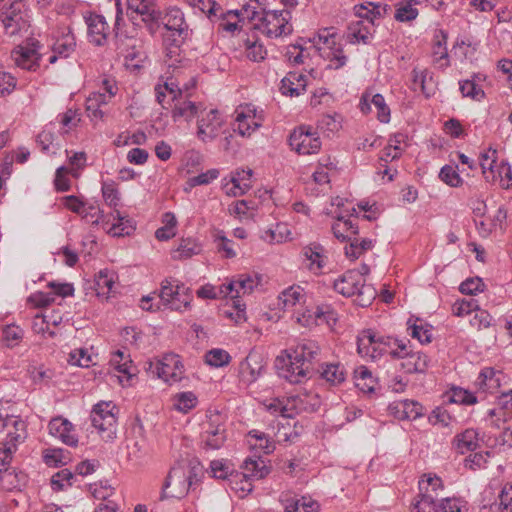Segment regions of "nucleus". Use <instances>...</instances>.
Masks as SVG:
<instances>
[{"instance_id":"1","label":"nucleus","mask_w":512,"mask_h":512,"mask_svg":"<svg viewBox=\"0 0 512 512\" xmlns=\"http://www.w3.org/2000/svg\"><path fill=\"white\" fill-rule=\"evenodd\" d=\"M319 351V346L312 340L297 344L286 355L275 359L277 374L291 384L301 383L308 377Z\"/></svg>"},{"instance_id":"2","label":"nucleus","mask_w":512,"mask_h":512,"mask_svg":"<svg viewBox=\"0 0 512 512\" xmlns=\"http://www.w3.org/2000/svg\"><path fill=\"white\" fill-rule=\"evenodd\" d=\"M256 7L244 5L240 11H230L236 16H242L253 21L254 28L268 38H278L291 34L292 26L289 24L291 14L288 10H267L259 3Z\"/></svg>"},{"instance_id":"3","label":"nucleus","mask_w":512,"mask_h":512,"mask_svg":"<svg viewBox=\"0 0 512 512\" xmlns=\"http://www.w3.org/2000/svg\"><path fill=\"white\" fill-rule=\"evenodd\" d=\"M357 350L361 356L369 357L372 360H378L384 356L396 359L406 354V342L368 329L359 335Z\"/></svg>"},{"instance_id":"4","label":"nucleus","mask_w":512,"mask_h":512,"mask_svg":"<svg viewBox=\"0 0 512 512\" xmlns=\"http://www.w3.org/2000/svg\"><path fill=\"white\" fill-rule=\"evenodd\" d=\"M2 430H6L5 437L0 440L3 448H17L28 436L26 422L13 414L9 401H0V431Z\"/></svg>"},{"instance_id":"5","label":"nucleus","mask_w":512,"mask_h":512,"mask_svg":"<svg viewBox=\"0 0 512 512\" xmlns=\"http://www.w3.org/2000/svg\"><path fill=\"white\" fill-rule=\"evenodd\" d=\"M118 409L112 401H100L93 406L91 423L99 437L110 443L116 438Z\"/></svg>"},{"instance_id":"6","label":"nucleus","mask_w":512,"mask_h":512,"mask_svg":"<svg viewBox=\"0 0 512 512\" xmlns=\"http://www.w3.org/2000/svg\"><path fill=\"white\" fill-rule=\"evenodd\" d=\"M147 371L170 385L181 381L185 374L179 355L174 353H166L156 362L150 361Z\"/></svg>"},{"instance_id":"7","label":"nucleus","mask_w":512,"mask_h":512,"mask_svg":"<svg viewBox=\"0 0 512 512\" xmlns=\"http://www.w3.org/2000/svg\"><path fill=\"white\" fill-rule=\"evenodd\" d=\"M162 23L170 33L165 36L164 42L181 46L189 36V26L184 13L178 7H169L164 15L161 14Z\"/></svg>"},{"instance_id":"8","label":"nucleus","mask_w":512,"mask_h":512,"mask_svg":"<svg viewBox=\"0 0 512 512\" xmlns=\"http://www.w3.org/2000/svg\"><path fill=\"white\" fill-rule=\"evenodd\" d=\"M289 145L299 155H311L321 149V140L317 131L309 125H301L289 136Z\"/></svg>"},{"instance_id":"9","label":"nucleus","mask_w":512,"mask_h":512,"mask_svg":"<svg viewBox=\"0 0 512 512\" xmlns=\"http://www.w3.org/2000/svg\"><path fill=\"white\" fill-rule=\"evenodd\" d=\"M333 287L336 292L345 297L356 294L367 295V302L375 297V291L371 286H365L364 279L356 270H348L334 281Z\"/></svg>"},{"instance_id":"10","label":"nucleus","mask_w":512,"mask_h":512,"mask_svg":"<svg viewBox=\"0 0 512 512\" xmlns=\"http://www.w3.org/2000/svg\"><path fill=\"white\" fill-rule=\"evenodd\" d=\"M307 399L308 396L306 395H296L288 398H275L269 402L267 410L275 416L293 418L301 412L314 410V405H309Z\"/></svg>"},{"instance_id":"11","label":"nucleus","mask_w":512,"mask_h":512,"mask_svg":"<svg viewBox=\"0 0 512 512\" xmlns=\"http://www.w3.org/2000/svg\"><path fill=\"white\" fill-rule=\"evenodd\" d=\"M224 124L217 109L201 112L197 120V138L204 143L215 140L223 132Z\"/></svg>"},{"instance_id":"12","label":"nucleus","mask_w":512,"mask_h":512,"mask_svg":"<svg viewBox=\"0 0 512 512\" xmlns=\"http://www.w3.org/2000/svg\"><path fill=\"white\" fill-rule=\"evenodd\" d=\"M189 483L185 476V466L178 465L170 469L162 486L160 500L183 498L189 492Z\"/></svg>"},{"instance_id":"13","label":"nucleus","mask_w":512,"mask_h":512,"mask_svg":"<svg viewBox=\"0 0 512 512\" xmlns=\"http://www.w3.org/2000/svg\"><path fill=\"white\" fill-rule=\"evenodd\" d=\"M5 33L13 36L28 26L25 5L22 1H14L0 14Z\"/></svg>"},{"instance_id":"14","label":"nucleus","mask_w":512,"mask_h":512,"mask_svg":"<svg viewBox=\"0 0 512 512\" xmlns=\"http://www.w3.org/2000/svg\"><path fill=\"white\" fill-rule=\"evenodd\" d=\"M258 284L257 276L241 274L220 285V294L225 298L239 300L241 296L251 293Z\"/></svg>"},{"instance_id":"15","label":"nucleus","mask_w":512,"mask_h":512,"mask_svg":"<svg viewBox=\"0 0 512 512\" xmlns=\"http://www.w3.org/2000/svg\"><path fill=\"white\" fill-rule=\"evenodd\" d=\"M263 118L250 105L236 110L234 131L242 137H249L262 126Z\"/></svg>"},{"instance_id":"16","label":"nucleus","mask_w":512,"mask_h":512,"mask_svg":"<svg viewBox=\"0 0 512 512\" xmlns=\"http://www.w3.org/2000/svg\"><path fill=\"white\" fill-rule=\"evenodd\" d=\"M171 280L165 279L161 283V289L159 293L160 300L162 304L175 311H182L189 307L190 302L192 300V294L189 288H186L184 285L180 288V291H176L175 301L171 302Z\"/></svg>"},{"instance_id":"17","label":"nucleus","mask_w":512,"mask_h":512,"mask_svg":"<svg viewBox=\"0 0 512 512\" xmlns=\"http://www.w3.org/2000/svg\"><path fill=\"white\" fill-rule=\"evenodd\" d=\"M266 369L263 357L257 352H250L239 364V375L246 384L254 383Z\"/></svg>"},{"instance_id":"18","label":"nucleus","mask_w":512,"mask_h":512,"mask_svg":"<svg viewBox=\"0 0 512 512\" xmlns=\"http://www.w3.org/2000/svg\"><path fill=\"white\" fill-rule=\"evenodd\" d=\"M85 23L87 25L89 42L96 46L105 45L110 34V28L105 17L100 14L90 13L85 17Z\"/></svg>"},{"instance_id":"19","label":"nucleus","mask_w":512,"mask_h":512,"mask_svg":"<svg viewBox=\"0 0 512 512\" xmlns=\"http://www.w3.org/2000/svg\"><path fill=\"white\" fill-rule=\"evenodd\" d=\"M243 473L241 477L243 478L242 486L240 490L250 492L252 490V484L250 483V479H262L269 474V468L266 465L265 461L261 458H247L242 465Z\"/></svg>"},{"instance_id":"20","label":"nucleus","mask_w":512,"mask_h":512,"mask_svg":"<svg viewBox=\"0 0 512 512\" xmlns=\"http://www.w3.org/2000/svg\"><path fill=\"white\" fill-rule=\"evenodd\" d=\"M50 434L59 439L63 444L75 447L78 444V437L75 433L74 425L63 417H55L50 420Z\"/></svg>"},{"instance_id":"21","label":"nucleus","mask_w":512,"mask_h":512,"mask_svg":"<svg viewBox=\"0 0 512 512\" xmlns=\"http://www.w3.org/2000/svg\"><path fill=\"white\" fill-rule=\"evenodd\" d=\"M302 255L306 268L313 274L319 275L326 266L327 257L324 247L319 243H310L303 247Z\"/></svg>"},{"instance_id":"22","label":"nucleus","mask_w":512,"mask_h":512,"mask_svg":"<svg viewBox=\"0 0 512 512\" xmlns=\"http://www.w3.org/2000/svg\"><path fill=\"white\" fill-rule=\"evenodd\" d=\"M12 58L18 67L28 71H35L39 67L40 55L36 43L18 46L12 51Z\"/></svg>"},{"instance_id":"23","label":"nucleus","mask_w":512,"mask_h":512,"mask_svg":"<svg viewBox=\"0 0 512 512\" xmlns=\"http://www.w3.org/2000/svg\"><path fill=\"white\" fill-rule=\"evenodd\" d=\"M360 110L364 114H368L372 111V106L376 109L377 118L382 123H388L390 121V109L387 106L383 95L377 93L370 95L365 93L362 95L360 100Z\"/></svg>"},{"instance_id":"24","label":"nucleus","mask_w":512,"mask_h":512,"mask_svg":"<svg viewBox=\"0 0 512 512\" xmlns=\"http://www.w3.org/2000/svg\"><path fill=\"white\" fill-rule=\"evenodd\" d=\"M503 373L493 367H484L481 369L475 385L483 393L493 394L501 387Z\"/></svg>"},{"instance_id":"25","label":"nucleus","mask_w":512,"mask_h":512,"mask_svg":"<svg viewBox=\"0 0 512 512\" xmlns=\"http://www.w3.org/2000/svg\"><path fill=\"white\" fill-rule=\"evenodd\" d=\"M351 217L358 218V213L355 208H352L349 217L340 214L337 216L336 222L332 226L334 236L341 241H349V237L358 235V225Z\"/></svg>"},{"instance_id":"26","label":"nucleus","mask_w":512,"mask_h":512,"mask_svg":"<svg viewBox=\"0 0 512 512\" xmlns=\"http://www.w3.org/2000/svg\"><path fill=\"white\" fill-rule=\"evenodd\" d=\"M406 342V354H403L401 357H397L396 359H403L401 363V367L404 369L406 373H424L428 368V357L426 354L417 351L413 352L408 346L409 341Z\"/></svg>"},{"instance_id":"27","label":"nucleus","mask_w":512,"mask_h":512,"mask_svg":"<svg viewBox=\"0 0 512 512\" xmlns=\"http://www.w3.org/2000/svg\"><path fill=\"white\" fill-rule=\"evenodd\" d=\"M390 409L400 420H416L424 415V407L419 402L409 399L393 403Z\"/></svg>"},{"instance_id":"28","label":"nucleus","mask_w":512,"mask_h":512,"mask_svg":"<svg viewBox=\"0 0 512 512\" xmlns=\"http://www.w3.org/2000/svg\"><path fill=\"white\" fill-rule=\"evenodd\" d=\"M307 76L300 72H289L282 80L280 90L282 94L296 97L306 91Z\"/></svg>"},{"instance_id":"29","label":"nucleus","mask_w":512,"mask_h":512,"mask_svg":"<svg viewBox=\"0 0 512 512\" xmlns=\"http://www.w3.org/2000/svg\"><path fill=\"white\" fill-rule=\"evenodd\" d=\"M373 26L371 22L357 20L349 23L346 32V39L350 44H368L372 36Z\"/></svg>"},{"instance_id":"30","label":"nucleus","mask_w":512,"mask_h":512,"mask_svg":"<svg viewBox=\"0 0 512 512\" xmlns=\"http://www.w3.org/2000/svg\"><path fill=\"white\" fill-rule=\"evenodd\" d=\"M174 106L171 110V118L174 122H190L194 117L199 116V106L188 99L179 97L174 101Z\"/></svg>"},{"instance_id":"31","label":"nucleus","mask_w":512,"mask_h":512,"mask_svg":"<svg viewBox=\"0 0 512 512\" xmlns=\"http://www.w3.org/2000/svg\"><path fill=\"white\" fill-rule=\"evenodd\" d=\"M424 0H400L395 5L394 19L398 22H410L415 20L419 11L417 5Z\"/></svg>"},{"instance_id":"32","label":"nucleus","mask_w":512,"mask_h":512,"mask_svg":"<svg viewBox=\"0 0 512 512\" xmlns=\"http://www.w3.org/2000/svg\"><path fill=\"white\" fill-rule=\"evenodd\" d=\"M305 292L299 285H292L284 289L278 296V307L283 310L293 308L296 304L304 301Z\"/></svg>"},{"instance_id":"33","label":"nucleus","mask_w":512,"mask_h":512,"mask_svg":"<svg viewBox=\"0 0 512 512\" xmlns=\"http://www.w3.org/2000/svg\"><path fill=\"white\" fill-rule=\"evenodd\" d=\"M349 244L344 248L345 255L350 260H356L365 252L371 250L374 246V242L369 238H360L357 235L349 237Z\"/></svg>"},{"instance_id":"34","label":"nucleus","mask_w":512,"mask_h":512,"mask_svg":"<svg viewBox=\"0 0 512 512\" xmlns=\"http://www.w3.org/2000/svg\"><path fill=\"white\" fill-rule=\"evenodd\" d=\"M320 376L332 386L342 384L346 379V370L340 363H324L321 365Z\"/></svg>"},{"instance_id":"35","label":"nucleus","mask_w":512,"mask_h":512,"mask_svg":"<svg viewBox=\"0 0 512 512\" xmlns=\"http://www.w3.org/2000/svg\"><path fill=\"white\" fill-rule=\"evenodd\" d=\"M26 482V475L23 472L10 470L6 466L0 473V486L5 491L20 490Z\"/></svg>"},{"instance_id":"36","label":"nucleus","mask_w":512,"mask_h":512,"mask_svg":"<svg viewBox=\"0 0 512 512\" xmlns=\"http://www.w3.org/2000/svg\"><path fill=\"white\" fill-rule=\"evenodd\" d=\"M447 38V33L444 32L443 30H439L434 36V62L439 64L441 68H446L449 66Z\"/></svg>"},{"instance_id":"37","label":"nucleus","mask_w":512,"mask_h":512,"mask_svg":"<svg viewBox=\"0 0 512 512\" xmlns=\"http://www.w3.org/2000/svg\"><path fill=\"white\" fill-rule=\"evenodd\" d=\"M355 15L365 22H371L374 25V19L381 18L386 12V5L375 4L368 2L367 4H360L354 7Z\"/></svg>"},{"instance_id":"38","label":"nucleus","mask_w":512,"mask_h":512,"mask_svg":"<svg viewBox=\"0 0 512 512\" xmlns=\"http://www.w3.org/2000/svg\"><path fill=\"white\" fill-rule=\"evenodd\" d=\"M497 150L489 147L487 151L480 155V166L482 173L487 181L494 182L496 180Z\"/></svg>"},{"instance_id":"39","label":"nucleus","mask_w":512,"mask_h":512,"mask_svg":"<svg viewBox=\"0 0 512 512\" xmlns=\"http://www.w3.org/2000/svg\"><path fill=\"white\" fill-rule=\"evenodd\" d=\"M354 380L356 387L362 392L372 393L375 391L377 381L366 366H360L355 369Z\"/></svg>"},{"instance_id":"40","label":"nucleus","mask_w":512,"mask_h":512,"mask_svg":"<svg viewBox=\"0 0 512 512\" xmlns=\"http://www.w3.org/2000/svg\"><path fill=\"white\" fill-rule=\"evenodd\" d=\"M290 230L284 223H277L261 234V239L267 243H282L290 239Z\"/></svg>"},{"instance_id":"41","label":"nucleus","mask_w":512,"mask_h":512,"mask_svg":"<svg viewBox=\"0 0 512 512\" xmlns=\"http://www.w3.org/2000/svg\"><path fill=\"white\" fill-rule=\"evenodd\" d=\"M201 252V246L196 242L195 239L186 238L182 239L178 247L172 252V258L174 260H184L191 258Z\"/></svg>"},{"instance_id":"42","label":"nucleus","mask_w":512,"mask_h":512,"mask_svg":"<svg viewBox=\"0 0 512 512\" xmlns=\"http://www.w3.org/2000/svg\"><path fill=\"white\" fill-rule=\"evenodd\" d=\"M135 12L142 16L145 23L153 24L161 19V11L157 9L154 0H142Z\"/></svg>"},{"instance_id":"43","label":"nucleus","mask_w":512,"mask_h":512,"mask_svg":"<svg viewBox=\"0 0 512 512\" xmlns=\"http://www.w3.org/2000/svg\"><path fill=\"white\" fill-rule=\"evenodd\" d=\"M448 402L461 405H474L478 402L477 397L471 391L462 387L453 386L447 393Z\"/></svg>"},{"instance_id":"44","label":"nucleus","mask_w":512,"mask_h":512,"mask_svg":"<svg viewBox=\"0 0 512 512\" xmlns=\"http://www.w3.org/2000/svg\"><path fill=\"white\" fill-rule=\"evenodd\" d=\"M285 512H319V504L307 497L287 500Z\"/></svg>"},{"instance_id":"45","label":"nucleus","mask_w":512,"mask_h":512,"mask_svg":"<svg viewBox=\"0 0 512 512\" xmlns=\"http://www.w3.org/2000/svg\"><path fill=\"white\" fill-rule=\"evenodd\" d=\"M132 361L130 355H126L123 351L117 350L112 353L110 365L119 373L126 375L128 378L133 375Z\"/></svg>"},{"instance_id":"46","label":"nucleus","mask_w":512,"mask_h":512,"mask_svg":"<svg viewBox=\"0 0 512 512\" xmlns=\"http://www.w3.org/2000/svg\"><path fill=\"white\" fill-rule=\"evenodd\" d=\"M116 278L117 276L114 271L109 269L100 270L98 274L95 276V285L98 294L109 293L115 284Z\"/></svg>"},{"instance_id":"47","label":"nucleus","mask_w":512,"mask_h":512,"mask_svg":"<svg viewBox=\"0 0 512 512\" xmlns=\"http://www.w3.org/2000/svg\"><path fill=\"white\" fill-rule=\"evenodd\" d=\"M76 41L71 32L62 35L53 45V52L60 57L67 58L75 49Z\"/></svg>"},{"instance_id":"48","label":"nucleus","mask_w":512,"mask_h":512,"mask_svg":"<svg viewBox=\"0 0 512 512\" xmlns=\"http://www.w3.org/2000/svg\"><path fill=\"white\" fill-rule=\"evenodd\" d=\"M457 448H477L479 446V433L473 428L457 434L454 438Z\"/></svg>"},{"instance_id":"49","label":"nucleus","mask_w":512,"mask_h":512,"mask_svg":"<svg viewBox=\"0 0 512 512\" xmlns=\"http://www.w3.org/2000/svg\"><path fill=\"white\" fill-rule=\"evenodd\" d=\"M197 402L196 395L191 391L176 394L174 397L175 409L183 413H188L192 410L197 405Z\"/></svg>"},{"instance_id":"50","label":"nucleus","mask_w":512,"mask_h":512,"mask_svg":"<svg viewBox=\"0 0 512 512\" xmlns=\"http://www.w3.org/2000/svg\"><path fill=\"white\" fill-rule=\"evenodd\" d=\"M459 89L463 97H469L473 100L480 101L485 97L483 89L475 80H463L459 82Z\"/></svg>"},{"instance_id":"51","label":"nucleus","mask_w":512,"mask_h":512,"mask_svg":"<svg viewBox=\"0 0 512 512\" xmlns=\"http://www.w3.org/2000/svg\"><path fill=\"white\" fill-rule=\"evenodd\" d=\"M453 420L454 417L451 416L443 406L435 407L428 415V422L433 426L445 428L448 427Z\"/></svg>"},{"instance_id":"52","label":"nucleus","mask_w":512,"mask_h":512,"mask_svg":"<svg viewBox=\"0 0 512 512\" xmlns=\"http://www.w3.org/2000/svg\"><path fill=\"white\" fill-rule=\"evenodd\" d=\"M493 450H485L474 452L468 455L464 460L465 467L470 468L471 470H477L485 468L488 458L493 456Z\"/></svg>"},{"instance_id":"53","label":"nucleus","mask_w":512,"mask_h":512,"mask_svg":"<svg viewBox=\"0 0 512 512\" xmlns=\"http://www.w3.org/2000/svg\"><path fill=\"white\" fill-rule=\"evenodd\" d=\"M117 223L112 224L109 229V234L114 237H121L125 235H130V233L134 230V227L131 224V221L124 216H121L119 211H116Z\"/></svg>"},{"instance_id":"54","label":"nucleus","mask_w":512,"mask_h":512,"mask_svg":"<svg viewBox=\"0 0 512 512\" xmlns=\"http://www.w3.org/2000/svg\"><path fill=\"white\" fill-rule=\"evenodd\" d=\"M57 120L63 129V133H68L77 127L81 119L78 110L68 109L66 112L59 114Z\"/></svg>"},{"instance_id":"55","label":"nucleus","mask_w":512,"mask_h":512,"mask_svg":"<svg viewBox=\"0 0 512 512\" xmlns=\"http://www.w3.org/2000/svg\"><path fill=\"white\" fill-rule=\"evenodd\" d=\"M437 499L431 493L420 494L419 500L414 505V512H440Z\"/></svg>"},{"instance_id":"56","label":"nucleus","mask_w":512,"mask_h":512,"mask_svg":"<svg viewBox=\"0 0 512 512\" xmlns=\"http://www.w3.org/2000/svg\"><path fill=\"white\" fill-rule=\"evenodd\" d=\"M231 360L229 353L223 349H212L205 355V362L212 367H223Z\"/></svg>"},{"instance_id":"57","label":"nucleus","mask_w":512,"mask_h":512,"mask_svg":"<svg viewBox=\"0 0 512 512\" xmlns=\"http://www.w3.org/2000/svg\"><path fill=\"white\" fill-rule=\"evenodd\" d=\"M426 479L419 481L420 494L431 493L437 498V491L443 489L442 480L436 475H425Z\"/></svg>"},{"instance_id":"58","label":"nucleus","mask_w":512,"mask_h":512,"mask_svg":"<svg viewBox=\"0 0 512 512\" xmlns=\"http://www.w3.org/2000/svg\"><path fill=\"white\" fill-rule=\"evenodd\" d=\"M73 473L68 469H62L55 473L51 478V488L55 492L63 491L72 485L71 479Z\"/></svg>"},{"instance_id":"59","label":"nucleus","mask_w":512,"mask_h":512,"mask_svg":"<svg viewBox=\"0 0 512 512\" xmlns=\"http://www.w3.org/2000/svg\"><path fill=\"white\" fill-rule=\"evenodd\" d=\"M210 471L212 477L224 480L233 475L234 469L228 461L222 459L211 461Z\"/></svg>"},{"instance_id":"60","label":"nucleus","mask_w":512,"mask_h":512,"mask_svg":"<svg viewBox=\"0 0 512 512\" xmlns=\"http://www.w3.org/2000/svg\"><path fill=\"white\" fill-rule=\"evenodd\" d=\"M187 4L193 8H197L208 17L217 16V12L221 7L214 0H186Z\"/></svg>"},{"instance_id":"61","label":"nucleus","mask_w":512,"mask_h":512,"mask_svg":"<svg viewBox=\"0 0 512 512\" xmlns=\"http://www.w3.org/2000/svg\"><path fill=\"white\" fill-rule=\"evenodd\" d=\"M477 309H478V301L475 299L457 300L452 305V313H453V315H455L457 317H464L466 315H469L470 313H472L474 310H477Z\"/></svg>"},{"instance_id":"62","label":"nucleus","mask_w":512,"mask_h":512,"mask_svg":"<svg viewBox=\"0 0 512 512\" xmlns=\"http://www.w3.org/2000/svg\"><path fill=\"white\" fill-rule=\"evenodd\" d=\"M267 50L264 45L258 41L246 42V56L253 62H259L265 59Z\"/></svg>"},{"instance_id":"63","label":"nucleus","mask_w":512,"mask_h":512,"mask_svg":"<svg viewBox=\"0 0 512 512\" xmlns=\"http://www.w3.org/2000/svg\"><path fill=\"white\" fill-rule=\"evenodd\" d=\"M102 195L107 205L116 207L120 201L119 191L113 181L102 183Z\"/></svg>"},{"instance_id":"64","label":"nucleus","mask_w":512,"mask_h":512,"mask_svg":"<svg viewBox=\"0 0 512 512\" xmlns=\"http://www.w3.org/2000/svg\"><path fill=\"white\" fill-rule=\"evenodd\" d=\"M327 58L330 63L328 65L329 69H340L347 63V56L344 54L343 48L338 45L335 48H332L327 53Z\"/></svg>"}]
</instances>
